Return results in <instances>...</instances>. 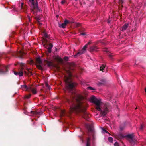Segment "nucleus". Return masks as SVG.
I'll list each match as a JSON object with an SVG mask.
<instances>
[{
  "mask_svg": "<svg viewBox=\"0 0 146 146\" xmlns=\"http://www.w3.org/2000/svg\"><path fill=\"white\" fill-rule=\"evenodd\" d=\"M137 109V108H136L135 109V110H136V109Z\"/></svg>",
  "mask_w": 146,
  "mask_h": 146,
  "instance_id": "nucleus-54",
  "label": "nucleus"
},
{
  "mask_svg": "<svg viewBox=\"0 0 146 146\" xmlns=\"http://www.w3.org/2000/svg\"><path fill=\"white\" fill-rule=\"evenodd\" d=\"M129 141L130 143H131V142H133V139H130L129 140Z\"/></svg>",
  "mask_w": 146,
  "mask_h": 146,
  "instance_id": "nucleus-41",
  "label": "nucleus"
},
{
  "mask_svg": "<svg viewBox=\"0 0 146 146\" xmlns=\"http://www.w3.org/2000/svg\"><path fill=\"white\" fill-rule=\"evenodd\" d=\"M28 91H31L34 94H36L37 93L36 89L33 88L31 86L29 87V89Z\"/></svg>",
  "mask_w": 146,
  "mask_h": 146,
  "instance_id": "nucleus-10",
  "label": "nucleus"
},
{
  "mask_svg": "<svg viewBox=\"0 0 146 146\" xmlns=\"http://www.w3.org/2000/svg\"><path fill=\"white\" fill-rule=\"evenodd\" d=\"M88 131L89 132H92V129L90 126H89V127L88 128Z\"/></svg>",
  "mask_w": 146,
  "mask_h": 146,
  "instance_id": "nucleus-28",
  "label": "nucleus"
},
{
  "mask_svg": "<svg viewBox=\"0 0 146 146\" xmlns=\"http://www.w3.org/2000/svg\"><path fill=\"white\" fill-rule=\"evenodd\" d=\"M67 101H68V102H70V100H69V99H67Z\"/></svg>",
  "mask_w": 146,
  "mask_h": 146,
  "instance_id": "nucleus-50",
  "label": "nucleus"
},
{
  "mask_svg": "<svg viewBox=\"0 0 146 146\" xmlns=\"http://www.w3.org/2000/svg\"><path fill=\"white\" fill-rule=\"evenodd\" d=\"M107 49V48H103V51L104 52H108V51L106 50Z\"/></svg>",
  "mask_w": 146,
  "mask_h": 146,
  "instance_id": "nucleus-33",
  "label": "nucleus"
},
{
  "mask_svg": "<svg viewBox=\"0 0 146 146\" xmlns=\"http://www.w3.org/2000/svg\"><path fill=\"white\" fill-rule=\"evenodd\" d=\"M76 65L73 63H71L69 65V70H66V72H67L68 75H67L68 76H69V73H70L71 75V77L72 76L71 71L74 70L75 68Z\"/></svg>",
  "mask_w": 146,
  "mask_h": 146,
  "instance_id": "nucleus-5",
  "label": "nucleus"
},
{
  "mask_svg": "<svg viewBox=\"0 0 146 146\" xmlns=\"http://www.w3.org/2000/svg\"><path fill=\"white\" fill-rule=\"evenodd\" d=\"M43 36L45 38H48L49 37L48 35L45 32H44L43 33Z\"/></svg>",
  "mask_w": 146,
  "mask_h": 146,
  "instance_id": "nucleus-23",
  "label": "nucleus"
},
{
  "mask_svg": "<svg viewBox=\"0 0 146 146\" xmlns=\"http://www.w3.org/2000/svg\"><path fill=\"white\" fill-rule=\"evenodd\" d=\"M45 61L46 63V64L49 66H52V65L53 63L47 60Z\"/></svg>",
  "mask_w": 146,
  "mask_h": 146,
  "instance_id": "nucleus-20",
  "label": "nucleus"
},
{
  "mask_svg": "<svg viewBox=\"0 0 146 146\" xmlns=\"http://www.w3.org/2000/svg\"><path fill=\"white\" fill-rule=\"evenodd\" d=\"M61 115L62 116H63L64 115V112L63 111H62L61 113Z\"/></svg>",
  "mask_w": 146,
  "mask_h": 146,
  "instance_id": "nucleus-44",
  "label": "nucleus"
},
{
  "mask_svg": "<svg viewBox=\"0 0 146 146\" xmlns=\"http://www.w3.org/2000/svg\"><path fill=\"white\" fill-rule=\"evenodd\" d=\"M106 81L105 79H102V80H101L100 82H98V84L99 86L104 85L106 83Z\"/></svg>",
  "mask_w": 146,
  "mask_h": 146,
  "instance_id": "nucleus-13",
  "label": "nucleus"
},
{
  "mask_svg": "<svg viewBox=\"0 0 146 146\" xmlns=\"http://www.w3.org/2000/svg\"><path fill=\"white\" fill-rule=\"evenodd\" d=\"M114 145L115 146H119L118 143L117 142L115 143Z\"/></svg>",
  "mask_w": 146,
  "mask_h": 146,
  "instance_id": "nucleus-34",
  "label": "nucleus"
},
{
  "mask_svg": "<svg viewBox=\"0 0 146 146\" xmlns=\"http://www.w3.org/2000/svg\"><path fill=\"white\" fill-rule=\"evenodd\" d=\"M34 9H36L37 11H40V9H39L38 7H37L33 8V9H31V12H33L34 14V13H35V11H34Z\"/></svg>",
  "mask_w": 146,
  "mask_h": 146,
  "instance_id": "nucleus-16",
  "label": "nucleus"
},
{
  "mask_svg": "<svg viewBox=\"0 0 146 146\" xmlns=\"http://www.w3.org/2000/svg\"><path fill=\"white\" fill-rule=\"evenodd\" d=\"M103 131L106 133H108L106 130L104 129H103Z\"/></svg>",
  "mask_w": 146,
  "mask_h": 146,
  "instance_id": "nucleus-46",
  "label": "nucleus"
},
{
  "mask_svg": "<svg viewBox=\"0 0 146 146\" xmlns=\"http://www.w3.org/2000/svg\"><path fill=\"white\" fill-rule=\"evenodd\" d=\"M30 115L34 116L38 114V113L36 111H31L30 113Z\"/></svg>",
  "mask_w": 146,
  "mask_h": 146,
  "instance_id": "nucleus-15",
  "label": "nucleus"
},
{
  "mask_svg": "<svg viewBox=\"0 0 146 146\" xmlns=\"http://www.w3.org/2000/svg\"><path fill=\"white\" fill-rule=\"evenodd\" d=\"M21 69L18 72L14 71V73L15 75H19V76H22L23 73L25 75L29 76L33 75V74L31 72L32 70L31 69L27 68V71L25 70L23 67L24 64L21 63Z\"/></svg>",
  "mask_w": 146,
  "mask_h": 146,
  "instance_id": "nucleus-3",
  "label": "nucleus"
},
{
  "mask_svg": "<svg viewBox=\"0 0 146 146\" xmlns=\"http://www.w3.org/2000/svg\"><path fill=\"white\" fill-rule=\"evenodd\" d=\"M86 33H81L80 34V35H86Z\"/></svg>",
  "mask_w": 146,
  "mask_h": 146,
  "instance_id": "nucleus-42",
  "label": "nucleus"
},
{
  "mask_svg": "<svg viewBox=\"0 0 146 146\" xmlns=\"http://www.w3.org/2000/svg\"><path fill=\"white\" fill-rule=\"evenodd\" d=\"M21 87L22 88H24L26 89V90L28 91L29 89V87H27V86L25 85H21Z\"/></svg>",
  "mask_w": 146,
  "mask_h": 146,
  "instance_id": "nucleus-18",
  "label": "nucleus"
},
{
  "mask_svg": "<svg viewBox=\"0 0 146 146\" xmlns=\"http://www.w3.org/2000/svg\"><path fill=\"white\" fill-rule=\"evenodd\" d=\"M109 57L111 58H112L113 56L111 54H109L108 55Z\"/></svg>",
  "mask_w": 146,
  "mask_h": 146,
  "instance_id": "nucleus-43",
  "label": "nucleus"
},
{
  "mask_svg": "<svg viewBox=\"0 0 146 146\" xmlns=\"http://www.w3.org/2000/svg\"><path fill=\"white\" fill-rule=\"evenodd\" d=\"M36 19L38 22H39V21L40 20V19L38 17H36Z\"/></svg>",
  "mask_w": 146,
  "mask_h": 146,
  "instance_id": "nucleus-39",
  "label": "nucleus"
},
{
  "mask_svg": "<svg viewBox=\"0 0 146 146\" xmlns=\"http://www.w3.org/2000/svg\"><path fill=\"white\" fill-rule=\"evenodd\" d=\"M98 48L97 46H93L90 47V51L92 53L94 52H96L98 51Z\"/></svg>",
  "mask_w": 146,
  "mask_h": 146,
  "instance_id": "nucleus-9",
  "label": "nucleus"
},
{
  "mask_svg": "<svg viewBox=\"0 0 146 146\" xmlns=\"http://www.w3.org/2000/svg\"><path fill=\"white\" fill-rule=\"evenodd\" d=\"M87 88L88 89H89L91 90H95V89H94L93 88L91 87H87Z\"/></svg>",
  "mask_w": 146,
  "mask_h": 146,
  "instance_id": "nucleus-31",
  "label": "nucleus"
},
{
  "mask_svg": "<svg viewBox=\"0 0 146 146\" xmlns=\"http://www.w3.org/2000/svg\"><path fill=\"white\" fill-rule=\"evenodd\" d=\"M144 127V126L143 124H141L140 125V127L139 128V129L141 130H142Z\"/></svg>",
  "mask_w": 146,
  "mask_h": 146,
  "instance_id": "nucleus-27",
  "label": "nucleus"
},
{
  "mask_svg": "<svg viewBox=\"0 0 146 146\" xmlns=\"http://www.w3.org/2000/svg\"><path fill=\"white\" fill-rule=\"evenodd\" d=\"M66 0H62L61 1V3L62 4H63L65 2H66Z\"/></svg>",
  "mask_w": 146,
  "mask_h": 146,
  "instance_id": "nucleus-35",
  "label": "nucleus"
},
{
  "mask_svg": "<svg viewBox=\"0 0 146 146\" xmlns=\"http://www.w3.org/2000/svg\"><path fill=\"white\" fill-rule=\"evenodd\" d=\"M57 60L59 62H61L62 61V60L61 58L57 57L56 58Z\"/></svg>",
  "mask_w": 146,
  "mask_h": 146,
  "instance_id": "nucleus-29",
  "label": "nucleus"
},
{
  "mask_svg": "<svg viewBox=\"0 0 146 146\" xmlns=\"http://www.w3.org/2000/svg\"><path fill=\"white\" fill-rule=\"evenodd\" d=\"M64 60L66 61H67L68 60V58L67 56H65L64 58Z\"/></svg>",
  "mask_w": 146,
  "mask_h": 146,
  "instance_id": "nucleus-32",
  "label": "nucleus"
},
{
  "mask_svg": "<svg viewBox=\"0 0 146 146\" xmlns=\"http://www.w3.org/2000/svg\"><path fill=\"white\" fill-rule=\"evenodd\" d=\"M31 62H32V63L33 62V60H32L31 61Z\"/></svg>",
  "mask_w": 146,
  "mask_h": 146,
  "instance_id": "nucleus-53",
  "label": "nucleus"
},
{
  "mask_svg": "<svg viewBox=\"0 0 146 146\" xmlns=\"http://www.w3.org/2000/svg\"><path fill=\"white\" fill-rule=\"evenodd\" d=\"M91 42L90 41H89L86 44H87V46H88V45L90 44H91Z\"/></svg>",
  "mask_w": 146,
  "mask_h": 146,
  "instance_id": "nucleus-40",
  "label": "nucleus"
},
{
  "mask_svg": "<svg viewBox=\"0 0 146 146\" xmlns=\"http://www.w3.org/2000/svg\"><path fill=\"white\" fill-rule=\"evenodd\" d=\"M123 127H120V129L121 130H122L123 129Z\"/></svg>",
  "mask_w": 146,
  "mask_h": 146,
  "instance_id": "nucleus-48",
  "label": "nucleus"
},
{
  "mask_svg": "<svg viewBox=\"0 0 146 146\" xmlns=\"http://www.w3.org/2000/svg\"><path fill=\"white\" fill-rule=\"evenodd\" d=\"M28 18L29 21H31V20H30V16H28Z\"/></svg>",
  "mask_w": 146,
  "mask_h": 146,
  "instance_id": "nucleus-47",
  "label": "nucleus"
},
{
  "mask_svg": "<svg viewBox=\"0 0 146 146\" xmlns=\"http://www.w3.org/2000/svg\"><path fill=\"white\" fill-rule=\"evenodd\" d=\"M42 96H43V95H42Z\"/></svg>",
  "mask_w": 146,
  "mask_h": 146,
  "instance_id": "nucleus-55",
  "label": "nucleus"
},
{
  "mask_svg": "<svg viewBox=\"0 0 146 146\" xmlns=\"http://www.w3.org/2000/svg\"><path fill=\"white\" fill-rule=\"evenodd\" d=\"M105 65L104 64H102L100 67V70L103 71L104 68H105Z\"/></svg>",
  "mask_w": 146,
  "mask_h": 146,
  "instance_id": "nucleus-25",
  "label": "nucleus"
},
{
  "mask_svg": "<svg viewBox=\"0 0 146 146\" xmlns=\"http://www.w3.org/2000/svg\"><path fill=\"white\" fill-rule=\"evenodd\" d=\"M80 26V24L79 23H76V26L77 27H79Z\"/></svg>",
  "mask_w": 146,
  "mask_h": 146,
  "instance_id": "nucleus-37",
  "label": "nucleus"
},
{
  "mask_svg": "<svg viewBox=\"0 0 146 146\" xmlns=\"http://www.w3.org/2000/svg\"><path fill=\"white\" fill-rule=\"evenodd\" d=\"M49 47L47 48V51L49 53H51L52 51V48L53 47V46L52 44L50 43L49 44Z\"/></svg>",
  "mask_w": 146,
  "mask_h": 146,
  "instance_id": "nucleus-14",
  "label": "nucleus"
},
{
  "mask_svg": "<svg viewBox=\"0 0 146 146\" xmlns=\"http://www.w3.org/2000/svg\"><path fill=\"white\" fill-rule=\"evenodd\" d=\"M117 137L119 138H122L124 137V136L121 133H119L117 135Z\"/></svg>",
  "mask_w": 146,
  "mask_h": 146,
  "instance_id": "nucleus-24",
  "label": "nucleus"
},
{
  "mask_svg": "<svg viewBox=\"0 0 146 146\" xmlns=\"http://www.w3.org/2000/svg\"><path fill=\"white\" fill-rule=\"evenodd\" d=\"M129 24L128 23H126L122 27V30L121 31H125L127 29L128 27L129 26Z\"/></svg>",
  "mask_w": 146,
  "mask_h": 146,
  "instance_id": "nucleus-11",
  "label": "nucleus"
},
{
  "mask_svg": "<svg viewBox=\"0 0 146 146\" xmlns=\"http://www.w3.org/2000/svg\"><path fill=\"white\" fill-rule=\"evenodd\" d=\"M90 138H87L86 146H90Z\"/></svg>",
  "mask_w": 146,
  "mask_h": 146,
  "instance_id": "nucleus-17",
  "label": "nucleus"
},
{
  "mask_svg": "<svg viewBox=\"0 0 146 146\" xmlns=\"http://www.w3.org/2000/svg\"><path fill=\"white\" fill-rule=\"evenodd\" d=\"M57 69H58V70H59L60 69V68L59 67H57Z\"/></svg>",
  "mask_w": 146,
  "mask_h": 146,
  "instance_id": "nucleus-49",
  "label": "nucleus"
},
{
  "mask_svg": "<svg viewBox=\"0 0 146 146\" xmlns=\"http://www.w3.org/2000/svg\"><path fill=\"white\" fill-rule=\"evenodd\" d=\"M87 44H86L83 48L81 51H80L77 52L75 55L74 56L75 57H76L77 56H79L83 54L84 52V51H85L86 50V48L87 47Z\"/></svg>",
  "mask_w": 146,
  "mask_h": 146,
  "instance_id": "nucleus-7",
  "label": "nucleus"
},
{
  "mask_svg": "<svg viewBox=\"0 0 146 146\" xmlns=\"http://www.w3.org/2000/svg\"><path fill=\"white\" fill-rule=\"evenodd\" d=\"M71 74L69 73V76L65 75L64 81L65 82L66 89L71 94L72 100H74L75 101L71 102L70 109L71 111L81 116L86 120L90 118V115L86 111L88 104L86 100L83 96L75 93V87L77 84L72 81L71 79Z\"/></svg>",
  "mask_w": 146,
  "mask_h": 146,
  "instance_id": "nucleus-1",
  "label": "nucleus"
},
{
  "mask_svg": "<svg viewBox=\"0 0 146 146\" xmlns=\"http://www.w3.org/2000/svg\"><path fill=\"white\" fill-rule=\"evenodd\" d=\"M108 23H109L110 22V21H108Z\"/></svg>",
  "mask_w": 146,
  "mask_h": 146,
  "instance_id": "nucleus-51",
  "label": "nucleus"
},
{
  "mask_svg": "<svg viewBox=\"0 0 146 146\" xmlns=\"http://www.w3.org/2000/svg\"><path fill=\"white\" fill-rule=\"evenodd\" d=\"M145 91L146 92V88H145Z\"/></svg>",
  "mask_w": 146,
  "mask_h": 146,
  "instance_id": "nucleus-52",
  "label": "nucleus"
},
{
  "mask_svg": "<svg viewBox=\"0 0 146 146\" xmlns=\"http://www.w3.org/2000/svg\"><path fill=\"white\" fill-rule=\"evenodd\" d=\"M70 23H73V22L72 21L71 22L66 19L65 20L64 22L62 23L60 26H59V27L63 28H65L67 24Z\"/></svg>",
  "mask_w": 146,
  "mask_h": 146,
  "instance_id": "nucleus-8",
  "label": "nucleus"
},
{
  "mask_svg": "<svg viewBox=\"0 0 146 146\" xmlns=\"http://www.w3.org/2000/svg\"><path fill=\"white\" fill-rule=\"evenodd\" d=\"M126 137L130 139H132L133 137V135L132 134H129L127 135Z\"/></svg>",
  "mask_w": 146,
  "mask_h": 146,
  "instance_id": "nucleus-19",
  "label": "nucleus"
},
{
  "mask_svg": "<svg viewBox=\"0 0 146 146\" xmlns=\"http://www.w3.org/2000/svg\"><path fill=\"white\" fill-rule=\"evenodd\" d=\"M108 141L110 142H112L113 141V139L111 137H109L108 138Z\"/></svg>",
  "mask_w": 146,
  "mask_h": 146,
  "instance_id": "nucleus-26",
  "label": "nucleus"
},
{
  "mask_svg": "<svg viewBox=\"0 0 146 146\" xmlns=\"http://www.w3.org/2000/svg\"><path fill=\"white\" fill-rule=\"evenodd\" d=\"M24 3H21V7H23L24 6Z\"/></svg>",
  "mask_w": 146,
  "mask_h": 146,
  "instance_id": "nucleus-45",
  "label": "nucleus"
},
{
  "mask_svg": "<svg viewBox=\"0 0 146 146\" xmlns=\"http://www.w3.org/2000/svg\"><path fill=\"white\" fill-rule=\"evenodd\" d=\"M42 41L44 43H45V44H44V46H45V44H47L48 42V41L47 40V39L45 38H43V39H42Z\"/></svg>",
  "mask_w": 146,
  "mask_h": 146,
  "instance_id": "nucleus-22",
  "label": "nucleus"
},
{
  "mask_svg": "<svg viewBox=\"0 0 146 146\" xmlns=\"http://www.w3.org/2000/svg\"><path fill=\"white\" fill-rule=\"evenodd\" d=\"M21 9H23V11L25 12L27 9V7L26 5H25L23 7H21Z\"/></svg>",
  "mask_w": 146,
  "mask_h": 146,
  "instance_id": "nucleus-21",
  "label": "nucleus"
},
{
  "mask_svg": "<svg viewBox=\"0 0 146 146\" xmlns=\"http://www.w3.org/2000/svg\"><path fill=\"white\" fill-rule=\"evenodd\" d=\"M31 96V95L29 94L27 95H26L25 97V98L28 99Z\"/></svg>",
  "mask_w": 146,
  "mask_h": 146,
  "instance_id": "nucleus-30",
  "label": "nucleus"
},
{
  "mask_svg": "<svg viewBox=\"0 0 146 146\" xmlns=\"http://www.w3.org/2000/svg\"><path fill=\"white\" fill-rule=\"evenodd\" d=\"M36 62L37 67L40 70H43V68L42 65H43V64L40 57L36 58Z\"/></svg>",
  "mask_w": 146,
  "mask_h": 146,
  "instance_id": "nucleus-4",
  "label": "nucleus"
},
{
  "mask_svg": "<svg viewBox=\"0 0 146 146\" xmlns=\"http://www.w3.org/2000/svg\"><path fill=\"white\" fill-rule=\"evenodd\" d=\"M29 3H31V6L33 8L37 7L38 6V3L36 0H29Z\"/></svg>",
  "mask_w": 146,
  "mask_h": 146,
  "instance_id": "nucleus-6",
  "label": "nucleus"
},
{
  "mask_svg": "<svg viewBox=\"0 0 146 146\" xmlns=\"http://www.w3.org/2000/svg\"><path fill=\"white\" fill-rule=\"evenodd\" d=\"M90 101L94 103L96 105V109L99 111H101V114L102 116H104L108 112V110L107 107H105L103 111L101 110L100 105L101 103L100 100H98L94 96H93L90 98Z\"/></svg>",
  "mask_w": 146,
  "mask_h": 146,
  "instance_id": "nucleus-2",
  "label": "nucleus"
},
{
  "mask_svg": "<svg viewBox=\"0 0 146 146\" xmlns=\"http://www.w3.org/2000/svg\"><path fill=\"white\" fill-rule=\"evenodd\" d=\"M46 86L48 87V88L49 89L50 88V87L49 86V85L48 84L46 83Z\"/></svg>",
  "mask_w": 146,
  "mask_h": 146,
  "instance_id": "nucleus-38",
  "label": "nucleus"
},
{
  "mask_svg": "<svg viewBox=\"0 0 146 146\" xmlns=\"http://www.w3.org/2000/svg\"><path fill=\"white\" fill-rule=\"evenodd\" d=\"M119 0V3L120 4H122L123 3V0Z\"/></svg>",
  "mask_w": 146,
  "mask_h": 146,
  "instance_id": "nucleus-36",
  "label": "nucleus"
},
{
  "mask_svg": "<svg viewBox=\"0 0 146 146\" xmlns=\"http://www.w3.org/2000/svg\"><path fill=\"white\" fill-rule=\"evenodd\" d=\"M17 56L20 58H22L23 55L25 54L21 50H20L19 52L16 53Z\"/></svg>",
  "mask_w": 146,
  "mask_h": 146,
  "instance_id": "nucleus-12",
  "label": "nucleus"
}]
</instances>
